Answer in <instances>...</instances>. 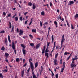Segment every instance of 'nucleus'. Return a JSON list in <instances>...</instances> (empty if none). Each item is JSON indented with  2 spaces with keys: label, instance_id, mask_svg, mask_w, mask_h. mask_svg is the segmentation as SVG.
<instances>
[{
  "label": "nucleus",
  "instance_id": "f257e3e1",
  "mask_svg": "<svg viewBox=\"0 0 78 78\" xmlns=\"http://www.w3.org/2000/svg\"><path fill=\"white\" fill-rule=\"evenodd\" d=\"M29 62L30 63L31 69L32 70V73L33 76L35 74H34V66L33 65V64L32 62H31L30 59H29Z\"/></svg>",
  "mask_w": 78,
  "mask_h": 78
},
{
  "label": "nucleus",
  "instance_id": "f03ea898",
  "mask_svg": "<svg viewBox=\"0 0 78 78\" xmlns=\"http://www.w3.org/2000/svg\"><path fill=\"white\" fill-rule=\"evenodd\" d=\"M65 68V64H63V68H62V69H61V73H62V72H63V71H64Z\"/></svg>",
  "mask_w": 78,
  "mask_h": 78
},
{
  "label": "nucleus",
  "instance_id": "7ed1b4c3",
  "mask_svg": "<svg viewBox=\"0 0 78 78\" xmlns=\"http://www.w3.org/2000/svg\"><path fill=\"white\" fill-rule=\"evenodd\" d=\"M5 55L6 57V59H7V58H8V56H9V54H8V53L5 52Z\"/></svg>",
  "mask_w": 78,
  "mask_h": 78
},
{
  "label": "nucleus",
  "instance_id": "20e7f679",
  "mask_svg": "<svg viewBox=\"0 0 78 78\" xmlns=\"http://www.w3.org/2000/svg\"><path fill=\"white\" fill-rule=\"evenodd\" d=\"M76 65L75 64H73V63H71V64L70 66H71V68H73V67H76Z\"/></svg>",
  "mask_w": 78,
  "mask_h": 78
},
{
  "label": "nucleus",
  "instance_id": "39448f33",
  "mask_svg": "<svg viewBox=\"0 0 78 78\" xmlns=\"http://www.w3.org/2000/svg\"><path fill=\"white\" fill-rule=\"evenodd\" d=\"M20 33H19V35H23V31L20 29Z\"/></svg>",
  "mask_w": 78,
  "mask_h": 78
},
{
  "label": "nucleus",
  "instance_id": "423d86ee",
  "mask_svg": "<svg viewBox=\"0 0 78 78\" xmlns=\"http://www.w3.org/2000/svg\"><path fill=\"white\" fill-rule=\"evenodd\" d=\"M12 48L13 50H16V48H15V44L13 42H12Z\"/></svg>",
  "mask_w": 78,
  "mask_h": 78
},
{
  "label": "nucleus",
  "instance_id": "0eeeda50",
  "mask_svg": "<svg viewBox=\"0 0 78 78\" xmlns=\"http://www.w3.org/2000/svg\"><path fill=\"white\" fill-rule=\"evenodd\" d=\"M74 3V2L73 1H70L69 3H68V5H73Z\"/></svg>",
  "mask_w": 78,
  "mask_h": 78
},
{
  "label": "nucleus",
  "instance_id": "6e6552de",
  "mask_svg": "<svg viewBox=\"0 0 78 78\" xmlns=\"http://www.w3.org/2000/svg\"><path fill=\"white\" fill-rule=\"evenodd\" d=\"M45 45L44 47V49L42 50V54H44V53H45Z\"/></svg>",
  "mask_w": 78,
  "mask_h": 78
},
{
  "label": "nucleus",
  "instance_id": "1a4fd4ad",
  "mask_svg": "<svg viewBox=\"0 0 78 78\" xmlns=\"http://www.w3.org/2000/svg\"><path fill=\"white\" fill-rule=\"evenodd\" d=\"M54 24L55 25L56 28H58V23L56 21H55L54 22Z\"/></svg>",
  "mask_w": 78,
  "mask_h": 78
},
{
  "label": "nucleus",
  "instance_id": "9d476101",
  "mask_svg": "<svg viewBox=\"0 0 78 78\" xmlns=\"http://www.w3.org/2000/svg\"><path fill=\"white\" fill-rule=\"evenodd\" d=\"M22 51L23 55H25L26 54V50L24 49H23Z\"/></svg>",
  "mask_w": 78,
  "mask_h": 78
},
{
  "label": "nucleus",
  "instance_id": "9b49d317",
  "mask_svg": "<svg viewBox=\"0 0 78 78\" xmlns=\"http://www.w3.org/2000/svg\"><path fill=\"white\" fill-rule=\"evenodd\" d=\"M65 41V39H62V40L61 41V45H62V43Z\"/></svg>",
  "mask_w": 78,
  "mask_h": 78
},
{
  "label": "nucleus",
  "instance_id": "f8f14e48",
  "mask_svg": "<svg viewBox=\"0 0 78 78\" xmlns=\"http://www.w3.org/2000/svg\"><path fill=\"white\" fill-rule=\"evenodd\" d=\"M32 5H33L32 8L33 9H35L36 8V5L33 3L32 4Z\"/></svg>",
  "mask_w": 78,
  "mask_h": 78
},
{
  "label": "nucleus",
  "instance_id": "ddd939ff",
  "mask_svg": "<svg viewBox=\"0 0 78 78\" xmlns=\"http://www.w3.org/2000/svg\"><path fill=\"white\" fill-rule=\"evenodd\" d=\"M45 55L46 56V58H48V54L47 53V52H45Z\"/></svg>",
  "mask_w": 78,
  "mask_h": 78
},
{
  "label": "nucleus",
  "instance_id": "4468645a",
  "mask_svg": "<svg viewBox=\"0 0 78 78\" xmlns=\"http://www.w3.org/2000/svg\"><path fill=\"white\" fill-rule=\"evenodd\" d=\"M75 57L73 58H72V59L73 60L75 61V60H76V59H78V57H77V56L76 55H75Z\"/></svg>",
  "mask_w": 78,
  "mask_h": 78
},
{
  "label": "nucleus",
  "instance_id": "2eb2a0df",
  "mask_svg": "<svg viewBox=\"0 0 78 78\" xmlns=\"http://www.w3.org/2000/svg\"><path fill=\"white\" fill-rule=\"evenodd\" d=\"M24 74V70H23L21 72V77H23Z\"/></svg>",
  "mask_w": 78,
  "mask_h": 78
},
{
  "label": "nucleus",
  "instance_id": "dca6fc26",
  "mask_svg": "<svg viewBox=\"0 0 78 78\" xmlns=\"http://www.w3.org/2000/svg\"><path fill=\"white\" fill-rule=\"evenodd\" d=\"M8 39L9 42L11 43V38H10V36H9V35L8 36Z\"/></svg>",
  "mask_w": 78,
  "mask_h": 78
},
{
  "label": "nucleus",
  "instance_id": "f3484780",
  "mask_svg": "<svg viewBox=\"0 0 78 78\" xmlns=\"http://www.w3.org/2000/svg\"><path fill=\"white\" fill-rule=\"evenodd\" d=\"M35 68H36V67H37L38 66V62H36L35 63Z\"/></svg>",
  "mask_w": 78,
  "mask_h": 78
},
{
  "label": "nucleus",
  "instance_id": "a211bd4d",
  "mask_svg": "<svg viewBox=\"0 0 78 78\" xmlns=\"http://www.w3.org/2000/svg\"><path fill=\"white\" fill-rule=\"evenodd\" d=\"M40 44H37L36 46V48L37 49V48H39V47H40Z\"/></svg>",
  "mask_w": 78,
  "mask_h": 78
},
{
  "label": "nucleus",
  "instance_id": "6ab92c4d",
  "mask_svg": "<svg viewBox=\"0 0 78 78\" xmlns=\"http://www.w3.org/2000/svg\"><path fill=\"white\" fill-rule=\"evenodd\" d=\"M32 33H36V30L33 29L32 30Z\"/></svg>",
  "mask_w": 78,
  "mask_h": 78
},
{
  "label": "nucleus",
  "instance_id": "aec40b11",
  "mask_svg": "<svg viewBox=\"0 0 78 78\" xmlns=\"http://www.w3.org/2000/svg\"><path fill=\"white\" fill-rule=\"evenodd\" d=\"M57 62H58V61H57V60L54 59V63L55 65H57Z\"/></svg>",
  "mask_w": 78,
  "mask_h": 78
},
{
  "label": "nucleus",
  "instance_id": "412c9836",
  "mask_svg": "<svg viewBox=\"0 0 78 78\" xmlns=\"http://www.w3.org/2000/svg\"><path fill=\"white\" fill-rule=\"evenodd\" d=\"M15 20L16 21L18 20V17H17V16H16L15 17Z\"/></svg>",
  "mask_w": 78,
  "mask_h": 78
},
{
  "label": "nucleus",
  "instance_id": "4be33fe9",
  "mask_svg": "<svg viewBox=\"0 0 78 78\" xmlns=\"http://www.w3.org/2000/svg\"><path fill=\"white\" fill-rule=\"evenodd\" d=\"M16 61L19 62L20 61V59H19V58H16Z\"/></svg>",
  "mask_w": 78,
  "mask_h": 78
},
{
  "label": "nucleus",
  "instance_id": "5701e85b",
  "mask_svg": "<svg viewBox=\"0 0 78 78\" xmlns=\"http://www.w3.org/2000/svg\"><path fill=\"white\" fill-rule=\"evenodd\" d=\"M9 28H11V27H12V26L11 25V22H9Z\"/></svg>",
  "mask_w": 78,
  "mask_h": 78
},
{
  "label": "nucleus",
  "instance_id": "b1692460",
  "mask_svg": "<svg viewBox=\"0 0 78 78\" xmlns=\"http://www.w3.org/2000/svg\"><path fill=\"white\" fill-rule=\"evenodd\" d=\"M74 17L75 19H76L78 17V13H76V14L75 16Z\"/></svg>",
  "mask_w": 78,
  "mask_h": 78
},
{
  "label": "nucleus",
  "instance_id": "393cba45",
  "mask_svg": "<svg viewBox=\"0 0 78 78\" xmlns=\"http://www.w3.org/2000/svg\"><path fill=\"white\" fill-rule=\"evenodd\" d=\"M3 74H2V73H0V78H3Z\"/></svg>",
  "mask_w": 78,
  "mask_h": 78
},
{
  "label": "nucleus",
  "instance_id": "a878e982",
  "mask_svg": "<svg viewBox=\"0 0 78 78\" xmlns=\"http://www.w3.org/2000/svg\"><path fill=\"white\" fill-rule=\"evenodd\" d=\"M23 18V17H22V16H21L20 18V21H22V20H23V19H22Z\"/></svg>",
  "mask_w": 78,
  "mask_h": 78
},
{
  "label": "nucleus",
  "instance_id": "bb28decb",
  "mask_svg": "<svg viewBox=\"0 0 78 78\" xmlns=\"http://www.w3.org/2000/svg\"><path fill=\"white\" fill-rule=\"evenodd\" d=\"M49 51L48 50V47H47L46 48V50L45 51V53H48V52Z\"/></svg>",
  "mask_w": 78,
  "mask_h": 78
},
{
  "label": "nucleus",
  "instance_id": "cd10ccee",
  "mask_svg": "<svg viewBox=\"0 0 78 78\" xmlns=\"http://www.w3.org/2000/svg\"><path fill=\"white\" fill-rule=\"evenodd\" d=\"M11 32H14V25H12Z\"/></svg>",
  "mask_w": 78,
  "mask_h": 78
},
{
  "label": "nucleus",
  "instance_id": "c85d7f7f",
  "mask_svg": "<svg viewBox=\"0 0 78 78\" xmlns=\"http://www.w3.org/2000/svg\"><path fill=\"white\" fill-rule=\"evenodd\" d=\"M28 5L31 6H32V3L31 2H29L28 3Z\"/></svg>",
  "mask_w": 78,
  "mask_h": 78
},
{
  "label": "nucleus",
  "instance_id": "c756f323",
  "mask_svg": "<svg viewBox=\"0 0 78 78\" xmlns=\"http://www.w3.org/2000/svg\"><path fill=\"white\" fill-rule=\"evenodd\" d=\"M30 46H32V47H34V44H33V43H30Z\"/></svg>",
  "mask_w": 78,
  "mask_h": 78
},
{
  "label": "nucleus",
  "instance_id": "7c9ffc66",
  "mask_svg": "<svg viewBox=\"0 0 78 78\" xmlns=\"http://www.w3.org/2000/svg\"><path fill=\"white\" fill-rule=\"evenodd\" d=\"M51 40H52V41L53 42V40H54V38L53 37V35H52L51 36Z\"/></svg>",
  "mask_w": 78,
  "mask_h": 78
},
{
  "label": "nucleus",
  "instance_id": "2f4dec72",
  "mask_svg": "<svg viewBox=\"0 0 78 78\" xmlns=\"http://www.w3.org/2000/svg\"><path fill=\"white\" fill-rule=\"evenodd\" d=\"M33 78H37V76L35 75H33Z\"/></svg>",
  "mask_w": 78,
  "mask_h": 78
},
{
  "label": "nucleus",
  "instance_id": "473e14b6",
  "mask_svg": "<svg viewBox=\"0 0 78 78\" xmlns=\"http://www.w3.org/2000/svg\"><path fill=\"white\" fill-rule=\"evenodd\" d=\"M45 14V12L44 11H43L41 12V15H44Z\"/></svg>",
  "mask_w": 78,
  "mask_h": 78
},
{
  "label": "nucleus",
  "instance_id": "72a5a7b5",
  "mask_svg": "<svg viewBox=\"0 0 78 78\" xmlns=\"http://www.w3.org/2000/svg\"><path fill=\"white\" fill-rule=\"evenodd\" d=\"M51 73H52V76H55V74H54V73H53V72L51 71Z\"/></svg>",
  "mask_w": 78,
  "mask_h": 78
},
{
  "label": "nucleus",
  "instance_id": "f704fd0d",
  "mask_svg": "<svg viewBox=\"0 0 78 78\" xmlns=\"http://www.w3.org/2000/svg\"><path fill=\"white\" fill-rule=\"evenodd\" d=\"M2 50H3V51H4L5 50V47H2L1 48Z\"/></svg>",
  "mask_w": 78,
  "mask_h": 78
},
{
  "label": "nucleus",
  "instance_id": "c9c22d12",
  "mask_svg": "<svg viewBox=\"0 0 78 78\" xmlns=\"http://www.w3.org/2000/svg\"><path fill=\"white\" fill-rule=\"evenodd\" d=\"M40 23L41 26L42 27V23L41 21H40Z\"/></svg>",
  "mask_w": 78,
  "mask_h": 78
},
{
  "label": "nucleus",
  "instance_id": "e433bc0d",
  "mask_svg": "<svg viewBox=\"0 0 78 78\" xmlns=\"http://www.w3.org/2000/svg\"><path fill=\"white\" fill-rule=\"evenodd\" d=\"M55 78H58V74H56L55 75Z\"/></svg>",
  "mask_w": 78,
  "mask_h": 78
},
{
  "label": "nucleus",
  "instance_id": "4c0bfd02",
  "mask_svg": "<svg viewBox=\"0 0 78 78\" xmlns=\"http://www.w3.org/2000/svg\"><path fill=\"white\" fill-rule=\"evenodd\" d=\"M2 72H8V70L7 69H5L2 71Z\"/></svg>",
  "mask_w": 78,
  "mask_h": 78
},
{
  "label": "nucleus",
  "instance_id": "58836bf2",
  "mask_svg": "<svg viewBox=\"0 0 78 78\" xmlns=\"http://www.w3.org/2000/svg\"><path fill=\"white\" fill-rule=\"evenodd\" d=\"M58 53H57L55 55V58H56L57 57H58Z\"/></svg>",
  "mask_w": 78,
  "mask_h": 78
},
{
  "label": "nucleus",
  "instance_id": "ea45409f",
  "mask_svg": "<svg viewBox=\"0 0 78 78\" xmlns=\"http://www.w3.org/2000/svg\"><path fill=\"white\" fill-rule=\"evenodd\" d=\"M71 29H72V30H73L74 29V27L73 26V25L72 24H71Z\"/></svg>",
  "mask_w": 78,
  "mask_h": 78
},
{
  "label": "nucleus",
  "instance_id": "a19ab883",
  "mask_svg": "<svg viewBox=\"0 0 78 78\" xmlns=\"http://www.w3.org/2000/svg\"><path fill=\"white\" fill-rule=\"evenodd\" d=\"M30 68H29L27 70V73H29V72H30Z\"/></svg>",
  "mask_w": 78,
  "mask_h": 78
},
{
  "label": "nucleus",
  "instance_id": "79ce46f5",
  "mask_svg": "<svg viewBox=\"0 0 78 78\" xmlns=\"http://www.w3.org/2000/svg\"><path fill=\"white\" fill-rule=\"evenodd\" d=\"M5 33V30H2L1 31L0 33Z\"/></svg>",
  "mask_w": 78,
  "mask_h": 78
},
{
  "label": "nucleus",
  "instance_id": "37998d69",
  "mask_svg": "<svg viewBox=\"0 0 78 78\" xmlns=\"http://www.w3.org/2000/svg\"><path fill=\"white\" fill-rule=\"evenodd\" d=\"M66 22L67 24V25H68V27H70V26L69 25V24L68 23V22L66 21Z\"/></svg>",
  "mask_w": 78,
  "mask_h": 78
},
{
  "label": "nucleus",
  "instance_id": "c03bdc74",
  "mask_svg": "<svg viewBox=\"0 0 78 78\" xmlns=\"http://www.w3.org/2000/svg\"><path fill=\"white\" fill-rule=\"evenodd\" d=\"M50 27H49L48 28V34H49V33H50Z\"/></svg>",
  "mask_w": 78,
  "mask_h": 78
},
{
  "label": "nucleus",
  "instance_id": "a18cd8bd",
  "mask_svg": "<svg viewBox=\"0 0 78 78\" xmlns=\"http://www.w3.org/2000/svg\"><path fill=\"white\" fill-rule=\"evenodd\" d=\"M29 36L30 37H31V38H33V36H32V35H31V34L29 35Z\"/></svg>",
  "mask_w": 78,
  "mask_h": 78
},
{
  "label": "nucleus",
  "instance_id": "49530a36",
  "mask_svg": "<svg viewBox=\"0 0 78 78\" xmlns=\"http://www.w3.org/2000/svg\"><path fill=\"white\" fill-rule=\"evenodd\" d=\"M44 23L45 24V25H48V23L47 22H45Z\"/></svg>",
  "mask_w": 78,
  "mask_h": 78
},
{
  "label": "nucleus",
  "instance_id": "de8ad7c7",
  "mask_svg": "<svg viewBox=\"0 0 78 78\" xmlns=\"http://www.w3.org/2000/svg\"><path fill=\"white\" fill-rule=\"evenodd\" d=\"M11 16V14L10 13L9 15H8V16H6V17H10Z\"/></svg>",
  "mask_w": 78,
  "mask_h": 78
},
{
  "label": "nucleus",
  "instance_id": "09e8293b",
  "mask_svg": "<svg viewBox=\"0 0 78 78\" xmlns=\"http://www.w3.org/2000/svg\"><path fill=\"white\" fill-rule=\"evenodd\" d=\"M27 63H26L23 66V67H26V66H27Z\"/></svg>",
  "mask_w": 78,
  "mask_h": 78
},
{
  "label": "nucleus",
  "instance_id": "8fccbe9b",
  "mask_svg": "<svg viewBox=\"0 0 78 78\" xmlns=\"http://www.w3.org/2000/svg\"><path fill=\"white\" fill-rule=\"evenodd\" d=\"M64 55H67V52H65L64 54Z\"/></svg>",
  "mask_w": 78,
  "mask_h": 78
},
{
  "label": "nucleus",
  "instance_id": "3c124183",
  "mask_svg": "<svg viewBox=\"0 0 78 78\" xmlns=\"http://www.w3.org/2000/svg\"><path fill=\"white\" fill-rule=\"evenodd\" d=\"M28 13V12H26L24 13V15L25 16H26V15Z\"/></svg>",
  "mask_w": 78,
  "mask_h": 78
},
{
  "label": "nucleus",
  "instance_id": "603ef678",
  "mask_svg": "<svg viewBox=\"0 0 78 78\" xmlns=\"http://www.w3.org/2000/svg\"><path fill=\"white\" fill-rule=\"evenodd\" d=\"M7 43V39L6 38L5 40V43Z\"/></svg>",
  "mask_w": 78,
  "mask_h": 78
},
{
  "label": "nucleus",
  "instance_id": "864d4df0",
  "mask_svg": "<svg viewBox=\"0 0 78 78\" xmlns=\"http://www.w3.org/2000/svg\"><path fill=\"white\" fill-rule=\"evenodd\" d=\"M28 22V20H27V21H25V24H27V23Z\"/></svg>",
  "mask_w": 78,
  "mask_h": 78
},
{
  "label": "nucleus",
  "instance_id": "5fc2aeb1",
  "mask_svg": "<svg viewBox=\"0 0 78 78\" xmlns=\"http://www.w3.org/2000/svg\"><path fill=\"white\" fill-rule=\"evenodd\" d=\"M3 15L4 16H6V13L5 12H3Z\"/></svg>",
  "mask_w": 78,
  "mask_h": 78
},
{
  "label": "nucleus",
  "instance_id": "6e6d98bb",
  "mask_svg": "<svg viewBox=\"0 0 78 78\" xmlns=\"http://www.w3.org/2000/svg\"><path fill=\"white\" fill-rule=\"evenodd\" d=\"M32 23V21H30V23H29V25H31V24Z\"/></svg>",
  "mask_w": 78,
  "mask_h": 78
},
{
  "label": "nucleus",
  "instance_id": "4d7b16f0",
  "mask_svg": "<svg viewBox=\"0 0 78 78\" xmlns=\"http://www.w3.org/2000/svg\"><path fill=\"white\" fill-rule=\"evenodd\" d=\"M14 53L16 55L17 52H16V49L14 50Z\"/></svg>",
  "mask_w": 78,
  "mask_h": 78
},
{
  "label": "nucleus",
  "instance_id": "13d9d810",
  "mask_svg": "<svg viewBox=\"0 0 78 78\" xmlns=\"http://www.w3.org/2000/svg\"><path fill=\"white\" fill-rule=\"evenodd\" d=\"M23 48V49H24L26 47V46H24L23 47H22Z\"/></svg>",
  "mask_w": 78,
  "mask_h": 78
},
{
  "label": "nucleus",
  "instance_id": "bf43d9fd",
  "mask_svg": "<svg viewBox=\"0 0 78 78\" xmlns=\"http://www.w3.org/2000/svg\"><path fill=\"white\" fill-rule=\"evenodd\" d=\"M23 48V49H24L26 47V46H24L23 47H22Z\"/></svg>",
  "mask_w": 78,
  "mask_h": 78
},
{
  "label": "nucleus",
  "instance_id": "052dcab7",
  "mask_svg": "<svg viewBox=\"0 0 78 78\" xmlns=\"http://www.w3.org/2000/svg\"><path fill=\"white\" fill-rule=\"evenodd\" d=\"M50 6H52V5H53V4H52V3H51V2H50Z\"/></svg>",
  "mask_w": 78,
  "mask_h": 78
},
{
  "label": "nucleus",
  "instance_id": "680f3d73",
  "mask_svg": "<svg viewBox=\"0 0 78 78\" xmlns=\"http://www.w3.org/2000/svg\"><path fill=\"white\" fill-rule=\"evenodd\" d=\"M24 46V45H23V44H21V47H23Z\"/></svg>",
  "mask_w": 78,
  "mask_h": 78
},
{
  "label": "nucleus",
  "instance_id": "e2e57ef3",
  "mask_svg": "<svg viewBox=\"0 0 78 78\" xmlns=\"http://www.w3.org/2000/svg\"><path fill=\"white\" fill-rule=\"evenodd\" d=\"M74 60H73V61H72V63H73V64H74V63H75V62H74Z\"/></svg>",
  "mask_w": 78,
  "mask_h": 78
},
{
  "label": "nucleus",
  "instance_id": "0e129e2a",
  "mask_svg": "<svg viewBox=\"0 0 78 78\" xmlns=\"http://www.w3.org/2000/svg\"><path fill=\"white\" fill-rule=\"evenodd\" d=\"M62 39H64V35H63L62 37Z\"/></svg>",
  "mask_w": 78,
  "mask_h": 78
},
{
  "label": "nucleus",
  "instance_id": "69168bd1",
  "mask_svg": "<svg viewBox=\"0 0 78 78\" xmlns=\"http://www.w3.org/2000/svg\"><path fill=\"white\" fill-rule=\"evenodd\" d=\"M56 48L57 50H58V46H57L56 47Z\"/></svg>",
  "mask_w": 78,
  "mask_h": 78
},
{
  "label": "nucleus",
  "instance_id": "338daca9",
  "mask_svg": "<svg viewBox=\"0 0 78 78\" xmlns=\"http://www.w3.org/2000/svg\"><path fill=\"white\" fill-rule=\"evenodd\" d=\"M57 12H59V10L57 9Z\"/></svg>",
  "mask_w": 78,
  "mask_h": 78
},
{
  "label": "nucleus",
  "instance_id": "774afa93",
  "mask_svg": "<svg viewBox=\"0 0 78 78\" xmlns=\"http://www.w3.org/2000/svg\"><path fill=\"white\" fill-rule=\"evenodd\" d=\"M5 61L6 62H8V60L7 59H5Z\"/></svg>",
  "mask_w": 78,
  "mask_h": 78
}]
</instances>
